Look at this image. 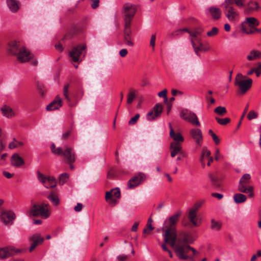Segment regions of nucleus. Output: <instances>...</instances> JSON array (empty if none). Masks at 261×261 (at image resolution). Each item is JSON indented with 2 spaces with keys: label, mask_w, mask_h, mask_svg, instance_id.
<instances>
[{
  "label": "nucleus",
  "mask_w": 261,
  "mask_h": 261,
  "mask_svg": "<svg viewBox=\"0 0 261 261\" xmlns=\"http://www.w3.org/2000/svg\"><path fill=\"white\" fill-rule=\"evenodd\" d=\"M136 12V9L135 5L129 3L125 4L123 7L122 13L124 14V18L132 19Z\"/></svg>",
  "instance_id": "ddd939ff"
},
{
  "label": "nucleus",
  "mask_w": 261,
  "mask_h": 261,
  "mask_svg": "<svg viewBox=\"0 0 261 261\" xmlns=\"http://www.w3.org/2000/svg\"><path fill=\"white\" fill-rule=\"evenodd\" d=\"M8 45L9 53L16 56L19 62H28L32 58L30 52L19 41H11L8 43Z\"/></svg>",
  "instance_id": "f03ea898"
},
{
  "label": "nucleus",
  "mask_w": 261,
  "mask_h": 261,
  "mask_svg": "<svg viewBox=\"0 0 261 261\" xmlns=\"http://www.w3.org/2000/svg\"><path fill=\"white\" fill-rule=\"evenodd\" d=\"M132 19H131V18H124L125 26H124V30H131L130 29V24H131Z\"/></svg>",
  "instance_id": "6e6d98bb"
},
{
  "label": "nucleus",
  "mask_w": 261,
  "mask_h": 261,
  "mask_svg": "<svg viewBox=\"0 0 261 261\" xmlns=\"http://www.w3.org/2000/svg\"><path fill=\"white\" fill-rule=\"evenodd\" d=\"M233 199L236 203H241L245 202L246 199V196L241 193H237L233 195Z\"/></svg>",
  "instance_id": "e433bc0d"
},
{
  "label": "nucleus",
  "mask_w": 261,
  "mask_h": 261,
  "mask_svg": "<svg viewBox=\"0 0 261 261\" xmlns=\"http://www.w3.org/2000/svg\"><path fill=\"white\" fill-rule=\"evenodd\" d=\"M136 95L135 94V91L133 90L131 91L129 93H128L127 95V104H131L134 100L136 98Z\"/></svg>",
  "instance_id": "37998d69"
},
{
  "label": "nucleus",
  "mask_w": 261,
  "mask_h": 261,
  "mask_svg": "<svg viewBox=\"0 0 261 261\" xmlns=\"http://www.w3.org/2000/svg\"><path fill=\"white\" fill-rule=\"evenodd\" d=\"M156 39V36L155 34L152 35L150 41V45L153 48V50L154 49V47L155 46V41Z\"/></svg>",
  "instance_id": "680f3d73"
},
{
  "label": "nucleus",
  "mask_w": 261,
  "mask_h": 261,
  "mask_svg": "<svg viewBox=\"0 0 261 261\" xmlns=\"http://www.w3.org/2000/svg\"><path fill=\"white\" fill-rule=\"evenodd\" d=\"M140 117V115L139 114H137L135 115V116L133 117H132L129 121H128V124L129 125H134L135 124L138 119Z\"/></svg>",
  "instance_id": "13d9d810"
},
{
  "label": "nucleus",
  "mask_w": 261,
  "mask_h": 261,
  "mask_svg": "<svg viewBox=\"0 0 261 261\" xmlns=\"http://www.w3.org/2000/svg\"><path fill=\"white\" fill-rule=\"evenodd\" d=\"M15 218V214L12 211H3L0 215L1 220L6 225H12Z\"/></svg>",
  "instance_id": "9d476101"
},
{
  "label": "nucleus",
  "mask_w": 261,
  "mask_h": 261,
  "mask_svg": "<svg viewBox=\"0 0 261 261\" xmlns=\"http://www.w3.org/2000/svg\"><path fill=\"white\" fill-rule=\"evenodd\" d=\"M197 212L190 209L188 215L189 220L194 226H197L198 225L197 222Z\"/></svg>",
  "instance_id": "473e14b6"
},
{
  "label": "nucleus",
  "mask_w": 261,
  "mask_h": 261,
  "mask_svg": "<svg viewBox=\"0 0 261 261\" xmlns=\"http://www.w3.org/2000/svg\"><path fill=\"white\" fill-rule=\"evenodd\" d=\"M62 106V100L59 95H57L55 99L46 106L47 111H53L59 109Z\"/></svg>",
  "instance_id": "dca6fc26"
},
{
  "label": "nucleus",
  "mask_w": 261,
  "mask_h": 261,
  "mask_svg": "<svg viewBox=\"0 0 261 261\" xmlns=\"http://www.w3.org/2000/svg\"><path fill=\"white\" fill-rule=\"evenodd\" d=\"M257 117V113H256L254 111L251 110L250 111L248 115H247V118L249 120H252L253 119H255Z\"/></svg>",
  "instance_id": "5fc2aeb1"
},
{
  "label": "nucleus",
  "mask_w": 261,
  "mask_h": 261,
  "mask_svg": "<svg viewBox=\"0 0 261 261\" xmlns=\"http://www.w3.org/2000/svg\"><path fill=\"white\" fill-rule=\"evenodd\" d=\"M250 179L251 176L249 174H244L240 179L238 190L241 193L249 194V197L252 198L254 196L253 188L249 185Z\"/></svg>",
  "instance_id": "20e7f679"
},
{
  "label": "nucleus",
  "mask_w": 261,
  "mask_h": 261,
  "mask_svg": "<svg viewBox=\"0 0 261 261\" xmlns=\"http://www.w3.org/2000/svg\"><path fill=\"white\" fill-rule=\"evenodd\" d=\"M51 152L55 154L63 155L65 163H74L75 161L76 154L73 149L66 146L63 149L61 147L56 148L55 144L53 143L50 147Z\"/></svg>",
  "instance_id": "7ed1b4c3"
},
{
  "label": "nucleus",
  "mask_w": 261,
  "mask_h": 261,
  "mask_svg": "<svg viewBox=\"0 0 261 261\" xmlns=\"http://www.w3.org/2000/svg\"><path fill=\"white\" fill-rule=\"evenodd\" d=\"M13 141L10 142L9 144V148L10 149L16 148L18 146H23V143L22 142H18L15 138H13Z\"/></svg>",
  "instance_id": "a19ab883"
},
{
  "label": "nucleus",
  "mask_w": 261,
  "mask_h": 261,
  "mask_svg": "<svg viewBox=\"0 0 261 261\" xmlns=\"http://www.w3.org/2000/svg\"><path fill=\"white\" fill-rule=\"evenodd\" d=\"M113 192L112 196L116 198L120 197V191L118 188H116L111 190Z\"/></svg>",
  "instance_id": "4d7b16f0"
},
{
  "label": "nucleus",
  "mask_w": 261,
  "mask_h": 261,
  "mask_svg": "<svg viewBox=\"0 0 261 261\" xmlns=\"http://www.w3.org/2000/svg\"><path fill=\"white\" fill-rule=\"evenodd\" d=\"M49 205L46 203L41 204H34L30 209V213L33 216H41L44 218H47L49 217Z\"/></svg>",
  "instance_id": "0eeeda50"
},
{
  "label": "nucleus",
  "mask_w": 261,
  "mask_h": 261,
  "mask_svg": "<svg viewBox=\"0 0 261 261\" xmlns=\"http://www.w3.org/2000/svg\"><path fill=\"white\" fill-rule=\"evenodd\" d=\"M179 116L182 119L187 121L193 125L199 126L200 123L196 114L188 109H184L180 112Z\"/></svg>",
  "instance_id": "6e6552de"
},
{
  "label": "nucleus",
  "mask_w": 261,
  "mask_h": 261,
  "mask_svg": "<svg viewBox=\"0 0 261 261\" xmlns=\"http://www.w3.org/2000/svg\"><path fill=\"white\" fill-rule=\"evenodd\" d=\"M163 111V106L161 103H156L152 111L149 112L147 114V119L152 121L160 116Z\"/></svg>",
  "instance_id": "f8f14e48"
},
{
  "label": "nucleus",
  "mask_w": 261,
  "mask_h": 261,
  "mask_svg": "<svg viewBox=\"0 0 261 261\" xmlns=\"http://www.w3.org/2000/svg\"><path fill=\"white\" fill-rule=\"evenodd\" d=\"M128 256L126 255H120L117 257L118 261H125L127 259Z\"/></svg>",
  "instance_id": "69168bd1"
},
{
  "label": "nucleus",
  "mask_w": 261,
  "mask_h": 261,
  "mask_svg": "<svg viewBox=\"0 0 261 261\" xmlns=\"http://www.w3.org/2000/svg\"><path fill=\"white\" fill-rule=\"evenodd\" d=\"M181 215V212L178 211L176 214L171 216L169 220V225L165 226V229H163L165 233L163 234L164 242H167L169 240L170 235L173 232H176L175 224L179 220V218Z\"/></svg>",
  "instance_id": "39448f33"
},
{
  "label": "nucleus",
  "mask_w": 261,
  "mask_h": 261,
  "mask_svg": "<svg viewBox=\"0 0 261 261\" xmlns=\"http://www.w3.org/2000/svg\"><path fill=\"white\" fill-rule=\"evenodd\" d=\"M261 58V51L252 49L248 54L247 56V59L248 61H254Z\"/></svg>",
  "instance_id": "cd10ccee"
},
{
  "label": "nucleus",
  "mask_w": 261,
  "mask_h": 261,
  "mask_svg": "<svg viewBox=\"0 0 261 261\" xmlns=\"http://www.w3.org/2000/svg\"><path fill=\"white\" fill-rule=\"evenodd\" d=\"M216 120L217 122L221 125H226L230 121V119L229 118H220L216 117Z\"/></svg>",
  "instance_id": "a18cd8bd"
},
{
  "label": "nucleus",
  "mask_w": 261,
  "mask_h": 261,
  "mask_svg": "<svg viewBox=\"0 0 261 261\" xmlns=\"http://www.w3.org/2000/svg\"><path fill=\"white\" fill-rule=\"evenodd\" d=\"M92 1V3L91 4V7L93 9H96L99 6V0H91Z\"/></svg>",
  "instance_id": "338daca9"
},
{
  "label": "nucleus",
  "mask_w": 261,
  "mask_h": 261,
  "mask_svg": "<svg viewBox=\"0 0 261 261\" xmlns=\"http://www.w3.org/2000/svg\"><path fill=\"white\" fill-rule=\"evenodd\" d=\"M71 132L72 129L71 128L64 133L62 135V138L65 139L68 138V137L70 136V134L71 133Z\"/></svg>",
  "instance_id": "774afa93"
},
{
  "label": "nucleus",
  "mask_w": 261,
  "mask_h": 261,
  "mask_svg": "<svg viewBox=\"0 0 261 261\" xmlns=\"http://www.w3.org/2000/svg\"><path fill=\"white\" fill-rule=\"evenodd\" d=\"M190 134L196 144L198 146H201L203 142L201 130L199 128H192L190 131Z\"/></svg>",
  "instance_id": "4468645a"
},
{
  "label": "nucleus",
  "mask_w": 261,
  "mask_h": 261,
  "mask_svg": "<svg viewBox=\"0 0 261 261\" xmlns=\"http://www.w3.org/2000/svg\"><path fill=\"white\" fill-rule=\"evenodd\" d=\"M1 110L3 115L8 118H11L15 115V113L14 110L10 107L6 105L4 106Z\"/></svg>",
  "instance_id": "a878e982"
},
{
  "label": "nucleus",
  "mask_w": 261,
  "mask_h": 261,
  "mask_svg": "<svg viewBox=\"0 0 261 261\" xmlns=\"http://www.w3.org/2000/svg\"><path fill=\"white\" fill-rule=\"evenodd\" d=\"M248 24L250 28L253 26H258L259 24L258 20L254 17H248L242 23V30L243 31H246V25Z\"/></svg>",
  "instance_id": "a211bd4d"
},
{
  "label": "nucleus",
  "mask_w": 261,
  "mask_h": 261,
  "mask_svg": "<svg viewBox=\"0 0 261 261\" xmlns=\"http://www.w3.org/2000/svg\"><path fill=\"white\" fill-rule=\"evenodd\" d=\"M11 164L15 167H19L24 164V161L17 153H14L11 156Z\"/></svg>",
  "instance_id": "4be33fe9"
},
{
  "label": "nucleus",
  "mask_w": 261,
  "mask_h": 261,
  "mask_svg": "<svg viewBox=\"0 0 261 261\" xmlns=\"http://www.w3.org/2000/svg\"><path fill=\"white\" fill-rule=\"evenodd\" d=\"M68 178V174L66 173L61 174L59 176V184L63 185L64 184L67 182Z\"/></svg>",
  "instance_id": "c03bdc74"
},
{
  "label": "nucleus",
  "mask_w": 261,
  "mask_h": 261,
  "mask_svg": "<svg viewBox=\"0 0 261 261\" xmlns=\"http://www.w3.org/2000/svg\"><path fill=\"white\" fill-rule=\"evenodd\" d=\"M194 240L190 233L181 232L179 234L178 238L177 237V233L173 232L170 235L169 240L165 242L174 249L175 253H178L179 255L182 256L183 249L185 246H188L189 243H192Z\"/></svg>",
  "instance_id": "f257e3e1"
},
{
  "label": "nucleus",
  "mask_w": 261,
  "mask_h": 261,
  "mask_svg": "<svg viewBox=\"0 0 261 261\" xmlns=\"http://www.w3.org/2000/svg\"><path fill=\"white\" fill-rule=\"evenodd\" d=\"M170 148L172 149L171 152V157H174L177 154L180 153L181 150V146L179 143L172 142L170 144Z\"/></svg>",
  "instance_id": "c85d7f7f"
},
{
  "label": "nucleus",
  "mask_w": 261,
  "mask_h": 261,
  "mask_svg": "<svg viewBox=\"0 0 261 261\" xmlns=\"http://www.w3.org/2000/svg\"><path fill=\"white\" fill-rule=\"evenodd\" d=\"M236 82H252V79L247 77L241 73H238L236 77Z\"/></svg>",
  "instance_id": "ea45409f"
},
{
  "label": "nucleus",
  "mask_w": 261,
  "mask_h": 261,
  "mask_svg": "<svg viewBox=\"0 0 261 261\" xmlns=\"http://www.w3.org/2000/svg\"><path fill=\"white\" fill-rule=\"evenodd\" d=\"M68 87H69L68 84H66L64 86V89H63V93H64V96L65 97L66 99H67V100L68 101H70V99L68 95Z\"/></svg>",
  "instance_id": "bf43d9fd"
},
{
  "label": "nucleus",
  "mask_w": 261,
  "mask_h": 261,
  "mask_svg": "<svg viewBox=\"0 0 261 261\" xmlns=\"http://www.w3.org/2000/svg\"><path fill=\"white\" fill-rule=\"evenodd\" d=\"M47 198L53 203L54 205H58L60 203V200L57 193L55 192H51L47 196Z\"/></svg>",
  "instance_id": "f704fd0d"
},
{
  "label": "nucleus",
  "mask_w": 261,
  "mask_h": 261,
  "mask_svg": "<svg viewBox=\"0 0 261 261\" xmlns=\"http://www.w3.org/2000/svg\"><path fill=\"white\" fill-rule=\"evenodd\" d=\"M189 250L192 251L194 254L198 253V252L195 248L191 247L190 245H188L185 246V248L183 249V251L182 252V256L179 255L178 253H176V255L179 259L187 260L189 258V256L187 255V253Z\"/></svg>",
  "instance_id": "5701e85b"
},
{
  "label": "nucleus",
  "mask_w": 261,
  "mask_h": 261,
  "mask_svg": "<svg viewBox=\"0 0 261 261\" xmlns=\"http://www.w3.org/2000/svg\"><path fill=\"white\" fill-rule=\"evenodd\" d=\"M167 90L165 89L163 90H162V91L159 92V93H158V96L159 97L164 98L165 102H167V101H168V98L167 97Z\"/></svg>",
  "instance_id": "864d4df0"
},
{
  "label": "nucleus",
  "mask_w": 261,
  "mask_h": 261,
  "mask_svg": "<svg viewBox=\"0 0 261 261\" xmlns=\"http://www.w3.org/2000/svg\"><path fill=\"white\" fill-rule=\"evenodd\" d=\"M19 252H20V250L15 249L13 246L2 248H0V258H6L14 255Z\"/></svg>",
  "instance_id": "9b49d317"
},
{
  "label": "nucleus",
  "mask_w": 261,
  "mask_h": 261,
  "mask_svg": "<svg viewBox=\"0 0 261 261\" xmlns=\"http://www.w3.org/2000/svg\"><path fill=\"white\" fill-rule=\"evenodd\" d=\"M112 195L113 192L111 190L110 191H108L106 192L105 198L106 201L108 202H109L110 204L112 203L114 205H115L116 203V200L112 198Z\"/></svg>",
  "instance_id": "58836bf2"
},
{
  "label": "nucleus",
  "mask_w": 261,
  "mask_h": 261,
  "mask_svg": "<svg viewBox=\"0 0 261 261\" xmlns=\"http://www.w3.org/2000/svg\"><path fill=\"white\" fill-rule=\"evenodd\" d=\"M209 155H211V151L208 150L206 147H203L201 154L199 159V161L201 163L203 168H204L205 166V159H207V157H208Z\"/></svg>",
  "instance_id": "7c9ffc66"
},
{
  "label": "nucleus",
  "mask_w": 261,
  "mask_h": 261,
  "mask_svg": "<svg viewBox=\"0 0 261 261\" xmlns=\"http://www.w3.org/2000/svg\"><path fill=\"white\" fill-rule=\"evenodd\" d=\"M170 127V137L172 138L175 141V143H179L183 142L184 141V138L182 136V135L179 133H175L172 127V125L171 123L169 124Z\"/></svg>",
  "instance_id": "6ab92c4d"
},
{
  "label": "nucleus",
  "mask_w": 261,
  "mask_h": 261,
  "mask_svg": "<svg viewBox=\"0 0 261 261\" xmlns=\"http://www.w3.org/2000/svg\"><path fill=\"white\" fill-rule=\"evenodd\" d=\"M211 228L215 231H219L222 227V223L219 221H216L214 219L211 220Z\"/></svg>",
  "instance_id": "4c0bfd02"
},
{
  "label": "nucleus",
  "mask_w": 261,
  "mask_h": 261,
  "mask_svg": "<svg viewBox=\"0 0 261 261\" xmlns=\"http://www.w3.org/2000/svg\"><path fill=\"white\" fill-rule=\"evenodd\" d=\"M224 12L226 17L230 21H234L239 15L233 7H226V8H224Z\"/></svg>",
  "instance_id": "f3484780"
},
{
  "label": "nucleus",
  "mask_w": 261,
  "mask_h": 261,
  "mask_svg": "<svg viewBox=\"0 0 261 261\" xmlns=\"http://www.w3.org/2000/svg\"><path fill=\"white\" fill-rule=\"evenodd\" d=\"M256 69V76L258 77L261 74V63H258V66L256 68H254Z\"/></svg>",
  "instance_id": "e2e57ef3"
},
{
  "label": "nucleus",
  "mask_w": 261,
  "mask_h": 261,
  "mask_svg": "<svg viewBox=\"0 0 261 261\" xmlns=\"http://www.w3.org/2000/svg\"><path fill=\"white\" fill-rule=\"evenodd\" d=\"M203 203V201H200L196 202L190 209L191 210L197 213L198 210L201 207V206H202Z\"/></svg>",
  "instance_id": "49530a36"
},
{
  "label": "nucleus",
  "mask_w": 261,
  "mask_h": 261,
  "mask_svg": "<svg viewBox=\"0 0 261 261\" xmlns=\"http://www.w3.org/2000/svg\"><path fill=\"white\" fill-rule=\"evenodd\" d=\"M7 4L12 12H16L19 9V2L17 0H7Z\"/></svg>",
  "instance_id": "bb28decb"
},
{
  "label": "nucleus",
  "mask_w": 261,
  "mask_h": 261,
  "mask_svg": "<svg viewBox=\"0 0 261 261\" xmlns=\"http://www.w3.org/2000/svg\"><path fill=\"white\" fill-rule=\"evenodd\" d=\"M146 178L145 174L139 173L132 177L127 182V186L129 189H133L143 182Z\"/></svg>",
  "instance_id": "1a4fd4ad"
},
{
  "label": "nucleus",
  "mask_w": 261,
  "mask_h": 261,
  "mask_svg": "<svg viewBox=\"0 0 261 261\" xmlns=\"http://www.w3.org/2000/svg\"><path fill=\"white\" fill-rule=\"evenodd\" d=\"M214 112L217 114L222 116L226 113L227 111L225 107L219 106L215 109Z\"/></svg>",
  "instance_id": "79ce46f5"
},
{
  "label": "nucleus",
  "mask_w": 261,
  "mask_h": 261,
  "mask_svg": "<svg viewBox=\"0 0 261 261\" xmlns=\"http://www.w3.org/2000/svg\"><path fill=\"white\" fill-rule=\"evenodd\" d=\"M251 29L249 30H246V31H243L244 32H245L247 34H251L255 33H258L261 34V28L257 29L255 28H251Z\"/></svg>",
  "instance_id": "09e8293b"
},
{
  "label": "nucleus",
  "mask_w": 261,
  "mask_h": 261,
  "mask_svg": "<svg viewBox=\"0 0 261 261\" xmlns=\"http://www.w3.org/2000/svg\"><path fill=\"white\" fill-rule=\"evenodd\" d=\"M44 240V238L39 233H36L32 236L29 238V241L33 242L29 249L30 252L33 251L37 246L41 244Z\"/></svg>",
  "instance_id": "2eb2a0df"
},
{
  "label": "nucleus",
  "mask_w": 261,
  "mask_h": 261,
  "mask_svg": "<svg viewBox=\"0 0 261 261\" xmlns=\"http://www.w3.org/2000/svg\"><path fill=\"white\" fill-rule=\"evenodd\" d=\"M37 90L38 92L42 95L44 96L45 92L46 89L44 87L43 85L41 83H38L37 84Z\"/></svg>",
  "instance_id": "de8ad7c7"
},
{
  "label": "nucleus",
  "mask_w": 261,
  "mask_h": 261,
  "mask_svg": "<svg viewBox=\"0 0 261 261\" xmlns=\"http://www.w3.org/2000/svg\"><path fill=\"white\" fill-rule=\"evenodd\" d=\"M37 178L41 182L43 185L45 182L47 177L44 176L43 174H42L40 171H38L37 172Z\"/></svg>",
  "instance_id": "8fccbe9b"
},
{
  "label": "nucleus",
  "mask_w": 261,
  "mask_h": 261,
  "mask_svg": "<svg viewBox=\"0 0 261 261\" xmlns=\"http://www.w3.org/2000/svg\"><path fill=\"white\" fill-rule=\"evenodd\" d=\"M123 40L124 43L128 46H133L134 42L132 40V31L126 30L123 31Z\"/></svg>",
  "instance_id": "393cba45"
},
{
  "label": "nucleus",
  "mask_w": 261,
  "mask_h": 261,
  "mask_svg": "<svg viewBox=\"0 0 261 261\" xmlns=\"http://www.w3.org/2000/svg\"><path fill=\"white\" fill-rule=\"evenodd\" d=\"M235 3L234 0H225V2L222 4V6L224 8L227 7H232L231 6Z\"/></svg>",
  "instance_id": "603ef678"
},
{
  "label": "nucleus",
  "mask_w": 261,
  "mask_h": 261,
  "mask_svg": "<svg viewBox=\"0 0 261 261\" xmlns=\"http://www.w3.org/2000/svg\"><path fill=\"white\" fill-rule=\"evenodd\" d=\"M208 177L213 186L217 188L220 187L221 180L219 177L213 174H210Z\"/></svg>",
  "instance_id": "2f4dec72"
},
{
  "label": "nucleus",
  "mask_w": 261,
  "mask_h": 261,
  "mask_svg": "<svg viewBox=\"0 0 261 261\" xmlns=\"http://www.w3.org/2000/svg\"><path fill=\"white\" fill-rule=\"evenodd\" d=\"M56 179L53 176L47 177L45 182L43 184L46 188H53L56 186Z\"/></svg>",
  "instance_id": "72a5a7b5"
},
{
  "label": "nucleus",
  "mask_w": 261,
  "mask_h": 261,
  "mask_svg": "<svg viewBox=\"0 0 261 261\" xmlns=\"http://www.w3.org/2000/svg\"><path fill=\"white\" fill-rule=\"evenodd\" d=\"M209 12L212 15V17L214 20H218L220 18L222 12L221 10L216 7H210L209 8Z\"/></svg>",
  "instance_id": "c756f323"
},
{
  "label": "nucleus",
  "mask_w": 261,
  "mask_h": 261,
  "mask_svg": "<svg viewBox=\"0 0 261 261\" xmlns=\"http://www.w3.org/2000/svg\"><path fill=\"white\" fill-rule=\"evenodd\" d=\"M219 32V30L216 27H213L211 31L207 32V35L209 37H213L216 36Z\"/></svg>",
  "instance_id": "3c124183"
},
{
  "label": "nucleus",
  "mask_w": 261,
  "mask_h": 261,
  "mask_svg": "<svg viewBox=\"0 0 261 261\" xmlns=\"http://www.w3.org/2000/svg\"><path fill=\"white\" fill-rule=\"evenodd\" d=\"M203 31V29L201 27H199L195 28L192 32H189V34L192 37L191 38H194L195 40L196 38H198V36H201Z\"/></svg>",
  "instance_id": "c9c22d12"
},
{
  "label": "nucleus",
  "mask_w": 261,
  "mask_h": 261,
  "mask_svg": "<svg viewBox=\"0 0 261 261\" xmlns=\"http://www.w3.org/2000/svg\"><path fill=\"white\" fill-rule=\"evenodd\" d=\"M183 32H188L189 33V32H192V31H189L187 28H184L182 29H179L175 31L174 33L172 34V35H178L180 33H182Z\"/></svg>",
  "instance_id": "052dcab7"
},
{
  "label": "nucleus",
  "mask_w": 261,
  "mask_h": 261,
  "mask_svg": "<svg viewBox=\"0 0 261 261\" xmlns=\"http://www.w3.org/2000/svg\"><path fill=\"white\" fill-rule=\"evenodd\" d=\"M86 47L87 46L85 44H79L73 47L69 53V56L71 61L74 62H81L83 60L81 57H84L86 55Z\"/></svg>",
  "instance_id": "423d86ee"
},
{
  "label": "nucleus",
  "mask_w": 261,
  "mask_h": 261,
  "mask_svg": "<svg viewBox=\"0 0 261 261\" xmlns=\"http://www.w3.org/2000/svg\"><path fill=\"white\" fill-rule=\"evenodd\" d=\"M195 41L197 42L198 44H199L198 46H196V44L194 42V40L193 38L191 39V42L192 45V46L194 48L195 53L198 55H199V51H207L208 50L207 48H205L203 47V45L201 42V40L199 38H196L195 39Z\"/></svg>",
  "instance_id": "412c9836"
},
{
  "label": "nucleus",
  "mask_w": 261,
  "mask_h": 261,
  "mask_svg": "<svg viewBox=\"0 0 261 261\" xmlns=\"http://www.w3.org/2000/svg\"><path fill=\"white\" fill-rule=\"evenodd\" d=\"M259 8L258 4L256 2L250 1L244 9V13L248 14L252 11L258 10Z\"/></svg>",
  "instance_id": "aec40b11"
},
{
  "label": "nucleus",
  "mask_w": 261,
  "mask_h": 261,
  "mask_svg": "<svg viewBox=\"0 0 261 261\" xmlns=\"http://www.w3.org/2000/svg\"><path fill=\"white\" fill-rule=\"evenodd\" d=\"M152 222V219L151 218H149L148 219L147 223L146 224V227H148V228H149L150 231H151L154 229L153 227L151 225Z\"/></svg>",
  "instance_id": "0e129e2a"
},
{
  "label": "nucleus",
  "mask_w": 261,
  "mask_h": 261,
  "mask_svg": "<svg viewBox=\"0 0 261 261\" xmlns=\"http://www.w3.org/2000/svg\"><path fill=\"white\" fill-rule=\"evenodd\" d=\"M236 86L238 87V92L242 94L245 93L252 86V83H234Z\"/></svg>",
  "instance_id": "b1692460"
}]
</instances>
